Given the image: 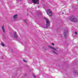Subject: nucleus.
<instances>
[{
	"label": "nucleus",
	"mask_w": 78,
	"mask_h": 78,
	"mask_svg": "<svg viewBox=\"0 0 78 78\" xmlns=\"http://www.w3.org/2000/svg\"><path fill=\"white\" fill-rule=\"evenodd\" d=\"M22 0H16V1L17 2H19V1H21Z\"/></svg>",
	"instance_id": "obj_15"
},
{
	"label": "nucleus",
	"mask_w": 78,
	"mask_h": 78,
	"mask_svg": "<svg viewBox=\"0 0 78 78\" xmlns=\"http://www.w3.org/2000/svg\"><path fill=\"white\" fill-rule=\"evenodd\" d=\"M47 13L49 16H53V15L52 14V12H51V11L50 10V9H48L47 10Z\"/></svg>",
	"instance_id": "obj_3"
},
{
	"label": "nucleus",
	"mask_w": 78,
	"mask_h": 78,
	"mask_svg": "<svg viewBox=\"0 0 78 78\" xmlns=\"http://www.w3.org/2000/svg\"><path fill=\"white\" fill-rule=\"evenodd\" d=\"M44 49L45 50H47V49H46V48H44Z\"/></svg>",
	"instance_id": "obj_21"
},
{
	"label": "nucleus",
	"mask_w": 78,
	"mask_h": 78,
	"mask_svg": "<svg viewBox=\"0 0 78 78\" xmlns=\"http://www.w3.org/2000/svg\"><path fill=\"white\" fill-rule=\"evenodd\" d=\"M52 45L54 46L55 45V44L53 43H52Z\"/></svg>",
	"instance_id": "obj_18"
},
{
	"label": "nucleus",
	"mask_w": 78,
	"mask_h": 78,
	"mask_svg": "<svg viewBox=\"0 0 78 78\" xmlns=\"http://www.w3.org/2000/svg\"><path fill=\"white\" fill-rule=\"evenodd\" d=\"M18 16V15H17V14L13 16V19L14 21H16V20H17V19Z\"/></svg>",
	"instance_id": "obj_7"
},
{
	"label": "nucleus",
	"mask_w": 78,
	"mask_h": 78,
	"mask_svg": "<svg viewBox=\"0 0 78 78\" xmlns=\"http://www.w3.org/2000/svg\"><path fill=\"white\" fill-rule=\"evenodd\" d=\"M26 67H27V68H29V67H28V65H26Z\"/></svg>",
	"instance_id": "obj_19"
},
{
	"label": "nucleus",
	"mask_w": 78,
	"mask_h": 78,
	"mask_svg": "<svg viewBox=\"0 0 78 78\" xmlns=\"http://www.w3.org/2000/svg\"><path fill=\"white\" fill-rule=\"evenodd\" d=\"M2 31L4 33H5V27H4V26L2 27Z\"/></svg>",
	"instance_id": "obj_9"
},
{
	"label": "nucleus",
	"mask_w": 78,
	"mask_h": 78,
	"mask_svg": "<svg viewBox=\"0 0 78 78\" xmlns=\"http://www.w3.org/2000/svg\"><path fill=\"white\" fill-rule=\"evenodd\" d=\"M33 76L34 78H36V76H35L34 75H33Z\"/></svg>",
	"instance_id": "obj_20"
},
{
	"label": "nucleus",
	"mask_w": 78,
	"mask_h": 78,
	"mask_svg": "<svg viewBox=\"0 0 78 78\" xmlns=\"http://www.w3.org/2000/svg\"><path fill=\"white\" fill-rule=\"evenodd\" d=\"M52 52H53V53H54V54H55V55H58V54L56 52H55V51H52Z\"/></svg>",
	"instance_id": "obj_11"
},
{
	"label": "nucleus",
	"mask_w": 78,
	"mask_h": 78,
	"mask_svg": "<svg viewBox=\"0 0 78 78\" xmlns=\"http://www.w3.org/2000/svg\"><path fill=\"white\" fill-rule=\"evenodd\" d=\"M1 45L3 47H5V44L3 42H2L1 43Z\"/></svg>",
	"instance_id": "obj_13"
},
{
	"label": "nucleus",
	"mask_w": 78,
	"mask_h": 78,
	"mask_svg": "<svg viewBox=\"0 0 78 78\" xmlns=\"http://www.w3.org/2000/svg\"><path fill=\"white\" fill-rule=\"evenodd\" d=\"M24 21L25 23H27V20H24Z\"/></svg>",
	"instance_id": "obj_14"
},
{
	"label": "nucleus",
	"mask_w": 78,
	"mask_h": 78,
	"mask_svg": "<svg viewBox=\"0 0 78 78\" xmlns=\"http://www.w3.org/2000/svg\"><path fill=\"white\" fill-rule=\"evenodd\" d=\"M62 14H64V12H62Z\"/></svg>",
	"instance_id": "obj_24"
},
{
	"label": "nucleus",
	"mask_w": 78,
	"mask_h": 78,
	"mask_svg": "<svg viewBox=\"0 0 78 78\" xmlns=\"http://www.w3.org/2000/svg\"><path fill=\"white\" fill-rule=\"evenodd\" d=\"M68 29H66L64 31L63 34L65 37H67V33H68Z\"/></svg>",
	"instance_id": "obj_4"
},
{
	"label": "nucleus",
	"mask_w": 78,
	"mask_h": 78,
	"mask_svg": "<svg viewBox=\"0 0 78 78\" xmlns=\"http://www.w3.org/2000/svg\"><path fill=\"white\" fill-rule=\"evenodd\" d=\"M23 61H24V62H27V61L25 60H23Z\"/></svg>",
	"instance_id": "obj_16"
},
{
	"label": "nucleus",
	"mask_w": 78,
	"mask_h": 78,
	"mask_svg": "<svg viewBox=\"0 0 78 78\" xmlns=\"http://www.w3.org/2000/svg\"><path fill=\"white\" fill-rule=\"evenodd\" d=\"M38 8H39V7H38Z\"/></svg>",
	"instance_id": "obj_25"
},
{
	"label": "nucleus",
	"mask_w": 78,
	"mask_h": 78,
	"mask_svg": "<svg viewBox=\"0 0 78 78\" xmlns=\"http://www.w3.org/2000/svg\"><path fill=\"white\" fill-rule=\"evenodd\" d=\"M75 34H76H76H77V32H75Z\"/></svg>",
	"instance_id": "obj_17"
},
{
	"label": "nucleus",
	"mask_w": 78,
	"mask_h": 78,
	"mask_svg": "<svg viewBox=\"0 0 78 78\" xmlns=\"http://www.w3.org/2000/svg\"><path fill=\"white\" fill-rule=\"evenodd\" d=\"M32 2L34 4H39V0H32Z\"/></svg>",
	"instance_id": "obj_5"
},
{
	"label": "nucleus",
	"mask_w": 78,
	"mask_h": 78,
	"mask_svg": "<svg viewBox=\"0 0 78 78\" xmlns=\"http://www.w3.org/2000/svg\"><path fill=\"white\" fill-rule=\"evenodd\" d=\"M19 36L17 35V34L15 32L14 34V38L16 39H18Z\"/></svg>",
	"instance_id": "obj_6"
},
{
	"label": "nucleus",
	"mask_w": 78,
	"mask_h": 78,
	"mask_svg": "<svg viewBox=\"0 0 78 78\" xmlns=\"http://www.w3.org/2000/svg\"><path fill=\"white\" fill-rule=\"evenodd\" d=\"M57 48V49H58V48Z\"/></svg>",
	"instance_id": "obj_23"
},
{
	"label": "nucleus",
	"mask_w": 78,
	"mask_h": 78,
	"mask_svg": "<svg viewBox=\"0 0 78 78\" xmlns=\"http://www.w3.org/2000/svg\"><path fill=\"white\" fill-rule=\"evenodd\" d=\"M27 16H28V14H27Z\"/></svg>",
	"instance_id": "obj_22"
},
{
	"label": "nucleus",
	"mask_w": 78,
	"mask_h": 78,
	"mask_svg": "<svg viewBox=\"0 0 78 78\" xmlns=\"http://www.w3.org/2000/svg\"><path fill=\"white\" fill-rule=\"evenodd\" d=\"M37 14H39V15H42V13H41V12H37Z\"/></svg>",
	"instance_id": "obj_12"
},
{
	"label": "nucleus",
	"mask_w": 78,
	"mask_h": 78,
	"mask_svg": "<svg viewBox=\"0 0 78 78\" xmlns=\"http://www.w3.org/2000/svg\"><path fill=\"white\" fill-rule=\"evenodd\" d=\"M74 75H78V72L77 71H75L73 72Z\"/></svg>",
	"instance_id": "obj_10"
},
{
	"label": "nucleus",
	"mask_w": 78,
	"mask_h": 78,
	"mask_svg": "<svg viewBox=\"0 0 78 78\" xmlns=\"http://www.w3.org/2000/svg\"><path fill=\"white\" fill-rule=\"evenodd\" d=\"M69 20L72 22H76L78 21V20L73 16H72L69 18Z\"/></svg>",
	"instance_id": "obj_1"
},
{
	"label": "nucleus",
	"mask_w": 78,
	"mask_h": 78,
	"mask_svg": "<svg viewBox=\"0 0 78 78\" xmlns=\"http://www.w3.org/2000/svg\"><path fill=\"white\" fill-rule=\"evenodd\" d=\"M45 20L46 25L45 26L46 28H47L50 26V22L49 20H48V19H47L46 18H44Z\"/></svg>",
	"instance_id": "obj_2"
},
{
	"label": "nucleus",
	"mask_w": 78,
	"mask_h": 78,
	"mask_svg": "<svg viewBox=\"0 0 78 78\" xmlns=\"http://www.w3.org/2000/svg\"><path fill=\"white\" fill-rule=\"evenodd\" d=\"M25 75L26 76V75Z\"/></svg>",
	"instance_id": "obj_26"
},
{
	"label": "nucleus",
	"mask_w": 78,
	"mask_h": 78,
	"mask_svg": "<svg viewBox=\"0 0 78 78\" xmlns=\"http://www.w3.org/2000/svg\"><path fill=\"white\" fill-rule=\"evenodd\" d=\"M48 47L49 48H51V49H52L53 50H55V51H58V50L56 49V48H54L53 47H52L50 46H48Z\"/></svg>",
	"instance_id": "obj_8"
}]
</instances>
